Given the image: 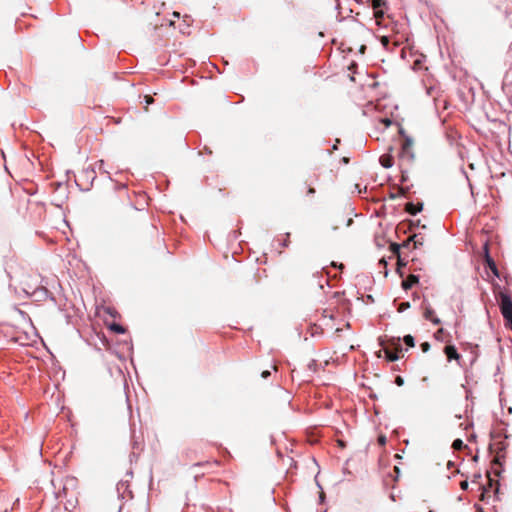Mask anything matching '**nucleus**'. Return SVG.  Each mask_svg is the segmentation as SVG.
<instances>
[{"label":"nucleus","mask_w":512,"mask_h":512,"mask_svg":"<svg viewBox=\"0 0 512 512\" xmlns=\"http://www.w3.org/2000/svg\"><path fill=\"white\" fill-rule=\"evenodd\" d=\"M500 311L506 322V326L512 330V299L506 292L499 293Z\"/></svg>","instance_id":"obj_1"},{"label":"nucleus","mask_w":512,"mask_h":512,"mask_svg":"<svg viewBox=\"0 0 512 512\" xmlns=\"http://www.w3.org/2000/svg\"><path fill=\"white\" fill-rule=\"evenodd\" d=\"M422 308L424 310L423 317L426 320L432 322L434 325H439L441 323L440 318L435 316V311L426 299H424L422 302Z\"/></svg>","instance_id":"obj_2"},{"label":"nucleus","mask_w":512,"mask_h":512,"mask_svg":"<svg viewBox=\"0 0 512 512\" xmlns=\"http://www.w3.org/2000/svg\"><path fill=\"white\" fill-rule=\"evenodd\" d=\"M484 252H485V263H486L487 268L492 272V274L495 277L499 278L500 277L499 270L497 268L495 261L489 254V248H488L487 243L484 245Z\"/></svg>","instance_id":"obj_3"},{"label":"nucleus","mask_w":512,"mask_h":512,"mask_svg":"<svg viewBox=\"0 0 512 512\" xmlns=\"http://www.w3.org/2000/svg\"><path fill=\"white\" fill-rule=\"evenodd\" d=\"M423 209L422 203L414 204L413 202H408L405 205V211L409 213L410 215H416L417 213L421 212Z\"/></svg>","instance_id":"obj_4"},{"label":"nucleus","mask_w":512,"mask_h":512,"mask_svg":"<svg viewBox=\"0 0 512 512\" xmlns=\"http://www.w3.org/2000/svg\"><path fill=\"white\" fill-rule=\"evenodd\" d=\"M444 352L448 361L458 360L460 358V354L457 352V349L453 345L446 346Z\"/></svg>","instance_id":"obj_5"},{"label":"nucleus","mask_w":512,"mask_h":512,"mask_svg":"<svg viewBox=\"0 0 512 512\" xmlns=\"http://www.w3.org/2000/svg\"><path fill=\"white\" fill-rule=\"evenodd\" d=\"M419 282V276L410 275L406 280L402 281V288L404 290L411 289L413 285Z\"/></svg>","instance_id":"obj_6"},{"label":"nucleus","mask_w":512,"mask_h":512,"mask_svg":"<svg viewBox=\"0 0 512 512\" xmlns=\"http://www.w3.org/2000/svg\"><path fill=\"white\" fill-rule=\"evenodd\" d=\"M49 294L50 292L45 287H38L32 292V295H34L38 299H46L49 296Z\"/></svg>","instance_id":"obj_7"},{"label":"nucleus","mask_w":512,"mask_h":512,"mask_svg":"<svg viewBox=\"0 0 512 512\" xmlns=\"http://www.w3.org/2000/svg\"><path fill=\"white\" fill-rule=\"evenodd\" d=\"M129 483L128 481L120 480L117 483L116 490L122 498H124V493L128 490Z\"/></svg>","instance_id":"obj_8"},{"label":"nucleus","mask_w":512,"mask_h":512,"mask_svg":"<svg viewBox=\"0 0 512 512\" xmlns=\"http://www.w3.org/2000/svg\"><path fill=\"white\" fill-rule=\"evenodd\" d=\"M385 357L388 361L394 362L399 359L398 352L392 351L388 348H384Z\"/></svg>","instance_id":"obj_9"},{"label":"nucleus","mask_w":512,"mask_h":512,"mask_svg":"<svg viewBox=\"0 0 512 512\" xmlns=\"http://www.w3.org/2000/svg\"><path fill=\"white\" fill-rule=\"evenodd\" d=\"M400 156L407 160H412L414 158L412 148L402 146Z\"/></svg>","instance_id":"obj_10"},{"label":"nucleus","mask_w":512,"mask_h":512,"mask_svg":"<svg viewBox=\"0 0 512 512\" xmlns=\"http://www.w3.org/2000/svg\"><path fill=\"white\" fill-rule=\"evenodd\" d=\"M109 329L117 334H124L125 333V328L119 324V323H112L109 325Z\"/></svg>","instance_id":"obj_11"},{"label":"nucleus","mask_w":512,"mask_h":512,"mask_svg":"<svg viewBox=\"0 0 512 512\" xmlns=\"http://www.w3.org/2000/svg\"><path fill=\"white\" fill-rule=\"evenodd\" d=\"M380 163L384 168H390L393 166V160L391 157H381Z\"/></svg>","instance_id":"obj_12"},{"label":"nucleus","mask_w":512,"mask_h":512,"mask_svg":"<svg viewBox=\"0 0 512 512\" xmlns=\"http://www.w3.org/2000/svg\"><path fill=\"white\" fill-rule=\"evenodd\" d=\"M403 341L409 347H414L415 346L414 337L412 335H410V334L405 335L404 338H403Z\"/></svg>","instance_id":"obj_13"},{"label":"nucleus","mask_w":512,"mask_h":512,"mask_svg":"<svg viewBox=\"0 0 512 512\" xmlns=\"http://www.w3.org/2000/svg\"><path fill=\"white\" fill-rule=\"evenodd\" d=\"M464 446V442L461 439H455L452 443V447L455 450H461Z\"/></svg>","instance_id":"obj_14"},{"label":"nucleus","mask_w":512,"mask_h":512,"mask_svg":"<svg viewBox=\"0 0 512 512\" xmlns=\"http://www.w3.org/2000/svg\"><path fill=\"white\" fill-rule=\"evenodd\" d=\"M411 240L415 247L423 245V237H419V235H414Z\"/></svg>","instance_id":"obj_15"},{"label":"nucleus","mask_w":512,"mask_h":512,"mask_svg":"<svg viewBox=\"0 0 512 512\" xmlns=\"http://www.w3.org/2000/svg\"><path fill=\"white\" fill-rule=\"evenodd\" d=\"M385 5V0H372L373 9L382 8Z\"/></svg>","instance_id":"obj_16"},{"label":"nucleus","mask_w":512,"mask_h":512,"mask_svg":"<svg viewBox=\"0 0 512 512\" xmlns=\"http://www.w3.org/2000/svg\"><path fill=\"white\" fill-rule=\"evenodd\" d=\"M410 307H411L410 302H408V301L402 302V303L399 304L398 311L399 312H404L407 309H409Z\"/></svg>","instance_id":"obj_17"},{"label":"nucleus","mask_w":512,"mask_h":512,"mask_svg":"<svg viewBox=\"0 0 512 512\" xmlns=\"http://www.w3.org/2000/svg\"><path fill=\"white\" fill-rule=\"evenodd\" d=\"M391 251L392 253L396 254V255H399V252H400V245L397 244V243H391Z\"/></svg>","instance_id":"obj_18"},{"label":"nucleus","mask_w":512,"mask_h":512,"mask_svg":"<svg viewBox=\"0 0 512 512\" xmlns=\"http://www.w3.org/2000/svg\"><path fill=\"white\" fill-rule=\"evenodd\" d=\"M374 15L377 19L382 18L384 16V11L382 8L374 9Z\"/></svg>","instance_id":"obj_19"},{"label":"nucleus","mask_w":512,"mask_h":512,"mask_svg":"<svg viewBox=\"0 0 512 512\" xmlns=\"http://www.w3.org/2000/svg\"><path fill=\"white\" fill-rule=\"evenodd\" d=\"M412 145H413V140L409 137H406L404 140V143L402 144V146H405L408 148H412Z\"/></svg>","instance_id":"obj_20"},{"label":"nucleus","mask_w":512,"mask_h":512,"mask_svg":"<svg viewBox=\"0 0 512 512\" xmlns=\"http://www.w3.org/2000/svg\"><path fill=\"white\" fill-rule=\"evenodd\" d=\"M421 350L423 352H428L430 350V344L428 342H423L421 344Z\"/></svg>","instance_id":"obj_21"},{"label":"nucleus","mask_w":512,"mask_h":512,"mask_svg":"<svg viewBox=\"0 0 512 512\" xmlns=\"http://www.w3.org/2000/svg\"><path fill=\"white\" fill-rule=\"evenodd\" d=\"M381 43L384 47H387L388 44H389V38L387 36H382L381 37Z\"/></svg>","instance_id":"obj_22"},{"label":"nucleus","mask_w":512,"mask_h":512,"mask_svg":"<svg viewBox=\"0 0 512 512\" xmlns=\"http://www.w3.org/2000/svg\"><path fill=\"white\" fill-rule=\"evenodd\" d=\"M395 383L397 386H402L404 384V379L401 376H397L395 379Z\"/></svg>","instance_id":"obj_23"},{"label":"nucleus","mask_w":512,"mask_h":512,"mask_svg":"<svg viewBox=\"0 0 512 512\" xmlns=\"http://www.w3.org/2000/svg\"><path fill=\"white\" fill-rule=\"evenodd\" d=\"M144 99H145V104H146V105H150V104H152V103H153V98H152L151 96H149V95H146V96L144 97Z\"/></svg>","instance_id":"obj_24"},{"label":"nucleus","mask_w":512,"mask_h":512,"mask_svg":"<svg viewBox=\"0 0 512 512\" xmlns=\"http://www.w3.org/2000/svg\"><path fill=\"white\" fill-rule=\"evenodd\" d=\"M468 485L469 484H468V482L466 480H464V481H462L460 483V487H461L462 490H467L468 489Z\"/></svg>","instance_id":"obj_25"},{"label":"nucleus","mask_w":512,"mask_h":512,"mask_svg":"<svg viewBox=\"0 0 512 512\" xmlns=\"http://www.w3.org/2000/svg\"><path fill=\"white\" fill-rule=\"evenodd\" d=\"M261 376L264 379L268 378L270 376V371H268V370L263 371Z\"/></svg>","instance_id":"obj_26"},{"label":"nucleus","mask_w":512,"mask_h":512,"mask_svg":"<svg viewBox=\"0 0 512 512\" xmlns=\"http://www.w3.org/2000/svg\"><path fill=\"white\" fill-rule=\"evenodd\" d=\"M324 499H325V494L323 492H321L319 495V501L322 503V502H324Z\"/></svg>","instance_id":"obj_27"},{"label":"nucleus","mask_w":512,"mask_h":512,"mask_svg":"<svg viewBox=\"0 0 512 512\" xmlns=\"http://www.w3.org/2000/svg\"><path fill=\"white\" fill-rule=\"evenodd\" d=\"M379 442H380L381 444H385V442H386L385 437H384V436L379 437Z\"/></svg>","instance_id":"obj_28"},{"label":"nucleus","mask_w":512,"mask_h":512,"mask_svg":"<svg viewBox=\"0 0 512 512\" xmlns=\"http://www.w3.org/2000/svg\"><path fill=\"white\" fill-rule=\"evenodd\" d=\"M313 193H315V190L313 188H309L308 189V194H313Z\"/></svg>","instance_id":"obj_29"},{"label":"nucleus","mask_w":512,"mask_h":512,"mask_svg":"<svg viewBox=\"0 0 512 512\" xmlns=\"http://www.w3.org/2000/svg\"><path fill=\"white\" fill-rule=\"evenodd\" d=\"M103 164H104V161H103V160H100V161H99V165H100V167H101Z\"/></svg>","instance_id":"obj_30"},{"label":"nucleus","mask_w":512,"mask_h":512,"mask_svg":"<svg viewBox=\"0 0 512 512\" xmlns=\"http://www.w3.org/2000/svg\"><path fill=\"white\" fill-rule=\"evenodd\" d=\"M390 197H391L392 199H394V198H396V195L391 194V196H390Z\"/></svg>","instance_id":"obj_31"},{"label":"nucleus","mask_w":512,"mask_h":512,"mask_svg":"<svg viewBox=\"0 0 512 512\" xmlns=\"http://www.w3.org/2000/svg\"><path fill=\"white\" fill-rule=\"evenodd\" d=\"M283 246H285V247L287 246V241L283 242Z\"/></svg>","instance_id":"obj_32"},{"label":"nucleus","mask_w":512,"mask_h":512,"mask_svg":"<svg viewBox=\"0 0 512 512\" xmlns=\"http://www.w3.org/2000/svg\"><path fill=\"white\" fill-rule=\"evenodd\" d=\"M478 512H484L482 508L478 509Z\"/></svg>","instance_id":"obj_33"},{"label":"nucleus","mask_w":512,"mask_h":512,"mask_svg":"<svg viewBox=\"0 0 512 512\" xmlns=\"http://www.w3.org/2000/svg\"><path fill=\"white\" fill-rule=\"evenodd\" d=\"M324 512H326V511H324Z\"/></svg>","instance_id":"obj_34"}]
</instances>
